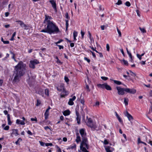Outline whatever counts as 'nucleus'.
Masks as SVG:
<instances>
[{"label":"nucleus","instance_id":"46","mask_svg":"<svg viewBox=\"0 0 152 152\" xmlns=\"http://www.w3.org/2000/svg\"><path fill=\"white\" fill-rule=\"evenodd\" d=\"M45 145L47 146H52L53 145V144L52 143H46L45 144Z\"/></svg>","mask_w":152,"mask_h":152},{"label":"nucleus","instance_id":"7","mask_svg":"<svg viewBox=\"0 0 152 152\" xmlns=\"http://www.w3.org/2000/svg\"><path fill=\"white\" fill-rule=\"evenodd\" d=\"M79 132L82 137V139L87 138L86 137V133L85 129H80Z\"/></svg>","mask_w":152,"mask_h":152},{"label":"nucleus","instance_id":"44","mask_svg":"<svg viewBox=\"0 0 152 152\" xmlns=\"http://www.w3.org/2000/svg\"><path fill=\"white\" fill-rule=\"evenodd\" d=\"M64 80L67 83L69 81V79H68V77H64Z\"/></svg>","mask_w":152,"mask_h":152},{"label":"nucleus","instance_id":"54","mask_svg":"<svg viewBox=\"0 0 152 152\" xmlns=\"http://www.w3.org/2000/svg\"><path fill=\"white\" fill-rule=\"evenodd\" d=\"M27 133L29 135H32V133L29 130H28L27 131Z\"/></svg>","mask_w":152,"mask_h":152},{"label":"nucleus","instance_id":"18","mask_svg":"<svg viewBox=\"0 0 152 152\" xmlns=\"http://www.w3.org/2000/svg\"><path fill=\"white\" fill-rule=\"evenodd\" d=\"M16 123L17 124L24 125L25 123L23 121H21L19 119H17L16 121Z\"/></svg>","mask_w":152,"mask_h":152},{"label":"nucleus","instance_id":"38","mask_svg":"<svg viewBox=\"0 0 152 152\" xmlns=\"http://www.w3.org/2000/svg\"><path fill=\"white\" fill-rule=\"evenodd\" d=\"M122 4V2L121 0H119L118 1V2L116 3V4L118 5H120Z\"/></svg>","mask_w":152,"mask_h":152},{"label":"nucleus","instance_id":"31","mask_svg":"<svg viewBox=\"0 0 152 152\" xmlns=\"http://www.w3.org/2000/svg\"><path fill=\"white\" fill-rule=\"evenodd\" d=\"M76 148V145L75 144H74L72 145H71L70 146L69 148L71 149H73Z\"/></svg>","mask_w":152,"mask_h":152},{"label":"nucleus","instance_id":"63","mask_svg":"<svg viewBox=\"0 0 152 152\" xmlns=\"http://www.w3.org/2000/svg\"><path fill=\"white\" fill-rule=\"evenodd\" d=\"M120 51L121 52V53H122V54L124 56V50H123L122 49H120Z\"/></svg>","mask_w":152,"mask_h":152},{"label":"nucleus","instance_id":"16","mask_svg":"<svg viewBox=\"0 0 152 152\" xmlns=\"http://www.w3.org/2000/svg\"><path fill=\"white\" fill-rule=\"evenodd\" d=\"M16 22L18 23L22 27H24L26 26V25L22 21L17 20L16 21Z\"/></svg>","mask_w":152,"mask_h":152},{"label":"nucleus","instance_id":"47","mask_svg":"<svg viewBox=\"0 0 152 152\" xmlns=\"http://www.w3.org/2000/svg\"><path fill=\"white\" fill-rule=\"evenodd\" d=\"M56 46L59 47V49H63L64 48V47L63 46H61L58 45H56Z\"/></svg>","mask_w":152,"mask_h":152},{"label":"nucleus","instance_id":"26","mask_svg":"<svg viewBox=\"0 0 152 152\" xmlns=\"http://www.w3.org/2000/svg\"><path fill=\"white\" fill-rule=\"evenodd\" d=\"M110 147L109 146H106L105 147V149L106 152H112L110 149Z\"/></svg>","mask_w":152,"mask_h":152},{"label":"nucleus","instance_id":"37","mask_svg":"<svg viewBox=\"0 0 152 152\" xmlns=\"http://www.w3.org/2000/svg\"><path fill=\"white\" fill-rule=\"evenodd\" d=\"M125 5L127 7H129L131 5L130 3L128 1H126L125 4Z\"/></svg>","mask_w":152,"mask_h":152},{"label":"nucleus","instance_id":"48","mask_svg":"<svg viewBox=\"0 0 152 152\" xmlns=\"http://www.w3.org/2000/svg\"><path fill=\"white\" fill-rule=\"evenodd\" d=\"M63 41V40L62 39H60L57 42L55 43V44L56 45H57L58 44L60 43L61 42Z\"/></svg>","mask_w":152,"mask_h":152},{"label":"nucleus","instance_id":"6","mask_svg":"<svg viewBox=\"0 0 152 152\" xmlns=\"http://www.w3.org/2000/svg\"><path fill=\"white\" fill-rule=\"evenodd\" d=\"M39 63V61L36 59L31 61H30L29 66L31 68L34 69L35 67V65Z\"/></svg>","mask_w":152,"mask_h":152},{"label":"nucleus","instance_id":"57","mask_svg":"<svg viewBox=\"0 0 152 152\" xmlns=\"http://www.w3.org/2000/svg\"><path fill=\"white\" fill-rule=\"evenodd\" d=\"M127 53L128 54L130 58H132V56L131 54V53L129 52H128Z\"/></svg>","mask_w":152,"mask_h":152},{"label":"nucleus","instance_id":"2","mask_svg":"<svg viewBox=\"0 0 152 152\" xmlns=\"http://www.w3.org/2000/svg\"><path fill=\"white\" fill-rule=\"evenodd\" d=\"M47 26L46 29H42L41 32L47 33L51 34L52 33H57L59 32L58 27L55 24L51 21H48V23H46Z\"/></svg>","mask_w":152,"mask_h":152},{"label":"nucleus","instance_id":"19","mask_svg":"<svg viewBox=\"0 0 152 152\" xmlns=\"http://www.w3.org/2000/svg\"><path fill=\"white\" fill-rule=\"evenodd\" d=\"M77 137L75 141L77 143H78L80 141V137L78 133L76 134Z\"/></svg>","mask_w":152,"mask_h":152},{"label":"nucleus","instance_id":"35","mask_svg":"<svg viewBox=\"0 0 152 152\" xmlns=\"http://www.w3.org/2000/svg\"><path fill=\"white\" fill-rule=\"evenodd\" d=\"M129 72L130 74L131 75L133 76L134 77H135L136 76V74L135 73L132 72V71H129Z\"/></svg>","mask_w":152,"mask_h":152},{"label":"nucleus","instance_id":"40","mask_svg":"<svg viewBox=\"0 0 152 152\" xmlns=\"http://www.w3.org/2000/svg\"><path fill=\"white\" fill-rule=\"evenodd\" d=\"M9 126H6L5 127H4L3 129L4 130H8L9 129Z\"/></svg>","mask_w":152,"mask_h":152},{"label":"nucleus","instance_id":"24","mask_svg":"<svg viewBox=\"0 0 152 152\" xmlns=\"http://www.w3.org/2000/svg\"><path fill=\"white\" fill-rule=\"evenodd\" d=\"M62 91V92L61 94V98L64 97L66 96L67 95L66 94V91L65 90V92H64V91Z\"/></svg>","mask_w":152,"mask_h":152},{"label":"nucleus","instance_id":"59","mask_svg":"<svg viewBox=\"0 0 152 152\" xmlns=\"http://www.w3.org/2000/svg\"><path fill=\"white\" fill-rule=\"evenodd\" d=\"M3 42L5 44H8L9 43V42L8 41H3Z\"/></svg>","mask_w":152,"mask_h":152},{"label":"nucleus","instance_id":"15","mask_svg":"<svg viewBox=\"0 0 152 152\" xmlns=\"http://www.w3.org/2000/svg\"><path fill=\"white\" fill-rule=\"evenodd\" d=\"M76 98L75 96H74L72 98H70L68 102V104L69 105H72L74 104V102L73 101L75 100Z\"/></svg>","mask_w":152,"mask_h":152},{"label":"nucleus","instance_id":"20","mask_svg":"<svg viewBox=\"0 0 152 152\" xmlns=\"http://www.w3.org/2000/svg\"><path fill=\"white\" fill-rule=\"evenodd\" d=\"M70 114V111L69 110H67L64 111L63 113V115L64 116L69 115Z\"/></svg>","mask_w":152,"mask_h":152},{"label":"nucleus","instance_id":"43","mask_svg":"<svg viewBox=\"0 0 152 152\" xmlns=\"http://www.w3.org/2000/svg\"><path fill=\"white\" fill-rule=\"evenodd\" d=\"M138 142L139 143H145L144 142L141 141L140 138L139 137L138 138Z\"/></svg>","mask_w":152,"mask_h":152},{"label":"nucleus","instance_id":"55","mask_svg":"<svg viewBox=\"0 0 152 152\" xmlns=\"http://www.w3.org/2000/svg\"><path fill=\"white\" fill-rule=\"evenodd\" d=\"M65 17L66 18L68 19H69V17L68 15V14L67 12H66V13L65 14Z\"/></svg>","mask_w":152,"mask_h":152},{"label":"nucleus","instance_id":"52","mask_svg":"<svg viewBox=\"0 0 152 152\" xmlns=\"http://www.w3.org/2000/svg\"><path fill=\"white\" fill-rule=\"evenodd\" d=\"M117 118L118 120L121 123H122L123 121L121 118H120V117L119 116V117Z\"/></svg>","mask_w":152,"mask_h":152},{"label":"nucleus","instance_id":"50","mask_svg":"<svg viewBox=\"0 0 152 152\" xmlns=\"http://www.w3.org/2000/svg\"><path fill=\"white\" fill-rule=\"evenodd\" d=\"M99 10H103L104 9V8H102V6L101 5H99Z\"/></svg>","mask_w":152,"mask_h":152},{"label":"nucleus","instance_id":"21","mask_svg":"<svg viewBox=\"0 0 152 152\" xmlns=\"http://www.w3.org/2000/svg\"><path fill=\"white\" fill-rule=\"evenodd\" d=\"M7 118L8 124L9 125H11L12 124V122L11 121L10 115L9 114L7 115Z\"/></svg>","mask_w":152,"mask_h":152},{"label":"nucleus","instance_id":"8","mask_svg":"<svg viewBox=\"0 0 152 152\" xmlns=\"http://www.w3.org/2000/svg\"><path fill=\"white\" fill-rule=\"evenodd\" d=\"M116 89L118 91V94L121 95H123L125 94V88H121L120 87H117Z\"/></svg>","mask_w":152,"mask_h":152},{"label":"nucleus","instance_id":"5","mask_svg":"<svg viewBox=\"0 0 152 152\" xmlns=\"http://www.w3.org/2000/svg\"><path fill=\"white\" fill-rule=\"evenodd\" d=\"M97 86L98 87L100 88H105L108 90H111L112 89L111 87L109 85H108L107 83H104L102 84H99L97 85Z\"/></svg>","mask_w":152,"mask_h":152},{"label":"nucleus","instance_id":"61","mask_svg":"<svg viewBox=\"0 0 152 152\" xmlns=\"http://www.w3.org/2000/svg\"><path fill=\"white\" fill-rule=\"evenodd\" d=\"M84 59L86 60L88 63H89L90 61V60L88 59L87 58L85 57Z\"/></svg>","mask_w":152,"mask_h":152},{"label":"nucleus","instance_id":"30","mask_svg":"<svg viewBox=\"0 0 152 152\" xmlns=\"http://www.w3.org/2000/svg\"><path fill=\"white\" fill-rule=\"evenodd\" d=\"M139 29L143 33H145L146 32V30L144 28H142L141 27L139 28Z\"/></svg>","mask_w":152,"mask_h":152},{"label":"nucleus","instance_id":"42","mask_svg":"<svg viewBox=\"0 0 152 152\" xmlns=\"http://www.w3.org/2000/svg\"><path fill=\"white\" fill-rule=\"evenodd\" d=\"M101 78L102 80H106L108 79V78L107 77L103 76L101 77Z\"/></svg>","mask_w":152,"mask_h":152},{"label":"nucleus","instance_id":"58","mask_svg":"<svg viewBox=\"0 0 152 152\" xmlns=\"http://www.w3.org/2000/svg\"><path fill=\"white\" fill-rule=\"evenodd\" d=\"M104 143L105 145H107L108 144V142L107 140H105L104 141Z\"/></svg>","mask_w":152,"mask_h":152},{"label":"nucleus","instance_id":"4","mask_svg":"<svg viewBox=\"0 0 152 152\" xmlns=\"http://www.w3.org/2000/svg\"><path fill=\"white\" fill-rule=\"evenodd\" d=\"M87 124L88 126L90 127L93 129H95L97 128L96 124L93 122L91 118H90L88 119Z\"/></svg>","mask_w":152,"mask_h":152},{"label":"nucleus","instance_id":"3","mask_svg":"<svg viewBox=\"0 0 152 152\" xmlns=\"http://www.w3.org/2000/svg\"><path fill=\"white\" fill-rule=\"evenodd\" d=\"M80 149L83 152H89L87 150L89 148V146L88 144V141L87 138L82 139V141L80 144Z\"/></svg>","mask_w":152,"mask_h":152},{"label":"nucleus","instance_id":"17","mask_svg":"<svg viewBox=\"0 0 152 152\" xmlns=\"http://www.w3.org/2000/svg\"><path fill=\"white\" fill-rule=\"evenodd\" d=\"M57 90L59 91H64V92H65V90L63 86L62 85H61L60 86L57 87Z\"/></svg>","mask_w":152,"mask_h":152},{"label":"nucleus","instance_id":"10","mask_svg":"<svg viewBox=\"0 0 152 152\" xmlns=\"http://www.w3.org/2000/svg\"><path fill=\"white\" fill-rule=\"evenodd\" d=\"M124 114L125 116H126L128 118L129 120L131 121L133 120L132 116L128 113L127 111H126L124 113Z\"/></svg>","mask_w":152,"mask_h":152},{"label":"nucleus","instance_id":"62","mask_svg":"<svg viewBox=\"0 0 152 152\" xmlns=\"http://www.w3.org/2000/svg\"><path fill=\"white\" fill-rule=\"evenodd\" d=\"M105 26L104 25H102L101 26V28L102 30H103L104 29Z\"/></svg>","mask_w":152,"mask_h":152},{"label":"nucleus","instance_id":"13","mask_svg":"<svg viewBox=\"0 0 152 152\" xmlns=\"http://www.w3.org/2000/svg\"><path fill=\"white\" fill-rule=\"evenodd\" d=\"M52 19V18L51 16L49 15H45V18L44 21L43 23H48V21H50V20Z\"/></svg>","mask_w":152,"mask_h":152},{"label":"nucleus","instance_id":"64","mask_svg":"<svg viewBox=\"0 0 152 152\" xmlns=\"http://www.w3.org/2000/svg\"><path fill=\"white\" fill-rule=\"evenodd\" d=\"M152 113V106L151 107V109H150L148 113Z\"/></svg>","mask_w":152,"mask_h":152},{"label":"nucleus","instance_id":"56","mask_svg":"<svg viewBox=\"0 0 152 152\" xmlns=\"http://www.w3.org/2000/svg\"><path fill=\"white\" fill-rule=\"evenodd\" d=\"M31 121H34L36 122L37 121V119L36 118H31Z\"/></svg>","mask_w":152,"mask_h":152},{"label":"nucleus","instance_id":"32","mask_svg":"<svg viewBox=\"0 0 152 152\" xmlns=\"http://www.w3.org/2000/svg\"><path fill=\"white\" fill-rule=\"evenodd\" d=\"M65 21L66 22V30H67L68 27L69 26V24L68 23V20H66Z\"/></svg>","mask_w":152,"mask_h":152},{"label":"nucleus","instance_id":"1","mask_svg":"<svg viewBox=\"0 0 152 152\" xmlns=\"http://www.w3.org/2000/svg\"><path fill=\"white\" fill-rule=\"evenodd\" d=\"M26 64L20 61L15 66L13 74L14 77L12 80L13 83L18 82L20 77L24 75L26 69Z\"/></svg>","mask_w":152,"mask_h":152},{"label":"nucleus","instance_id":"36","mask_svg":"<svg viewBox=\"0 0 152 152\" xmlns=\"http://www.w3.org/2000/svg\"><path fill=\"white\" fill-rule=\"evenodd\" d=\"M117 31L118 32V33L119 34V36L120 37H121V34L120 31L119 30L118 28H117Z\"/></svg>","mask_w":152,"mask_h":152},{"label":"nucleus","instance_id":"25","mask_svg":"<svg viewBox=\"0 0 152 152\" xmlns=\"http://www.w3.org/2000/svg\"><path fill=\"white\" fill-rule=\"evenodd\" d=\"M124 103H125L126 106L128 105V102L129 101V99L128 98H124Z\"/></svg>","mask_w":152,"mask_h":152},{"label":"nucleus","instance_id":"34","mask_svg":"<svg viewBox=\"0 0 152 152\" xmlns=\"http://www.w3.org/2000/svg\"><path fill=\"white\" fill-rule=\"evenodd\" d=\"M10 53L12 55V58L15 61H16V60L15 58V54L12 51H10Z\"/></svg>","mask_w":152,"mask_h":152},{"label":"nucleus","instance_id":"14","mask_svg":"<svg viewBox=\"0 0 152 152\" xmlns=\"http://www.w3.org/2000/svg\"><path fill=\"white\" fill-rule=\"evenodd\" d=\"M76 114L77 116L76 120L77 123L79 124H80V117L79 112L77 110L76 111Z\"/></svg>","mask_w":152,"mask_h":152},{"label":"nucleus","instance_id":"41","mask_svg":"<svg viewBox=\"0 0 152 152\" xmlns=\"http://www.w3.org/2000/svg\"><path fill=\"white\" fill-rule=\"evenodd\" d=\"M77 32L75 31H74L73 32V37H76L77 36Z\"/></svg>","mask_w":152,"mask_h":152},{"label":"nucleus","instance_id":"22","mask_svg":"<svg viewBox=\"0 0 152 152\" xmlns=\"http://www.w3.org/2000/svg\"><path fill=\"white\" fill-rule=\"evenodd\" d=\"M38 93L41 95L43 96H44L43 90V89H40L38 91Z\"/></svg>","mask_w":152,"mask_h":152},{"label":"nucleus","instance_id":"11","mask_svg":"<svg viewBox=\"0 0 152 152\" xmlns=\"http://www.w3.org/2000/svg\"><path fill=\"white\" fill-rule=\"evenodd\" d=\"M12 132L11 133V136L13 137V136H17L19 135L18 133V130L17 129H13L12 130Z\"/></svg>","mask_w":152,"mask_h":152},{"label":"nucleus","instance_id":"39","mask_svg":"<svg viewBox=\"0 0 152 152\" xmlns=\"http://www.w3.org/2000/svg\"><path fill=\"white\" fill-rule=\"evenodd\" d=\"M55 58L57 60L56 62L58 63H59L60 64H61V62L58 59V58L57 56H56L55 57Z\"/></svg>","mask_w":152,"mask_h":152},{"label":"nucleus","instance_id":"33","mask_svg":"<svg viewBox=\"0 0 152 152\" xmlns=\"http://www.w3.org/2000/svg\"><path fill=\"white\" fill-rule=\"evenodd\" d=\"M41 102L40 100L37 99V103L36 104L37 106H39L41 104Z\"/></svg>","mask_w":152,"mask_h":152},{"label":"nucleus","instance_id":"28","mask_svg":"<svg viewBox=\"0 0 152 152\" xmlns=\"http://www.w3.org/2000/svg\"><path fill=\"white\" fill-rule=\"evenodd\" d=\"M45 94L47 96H49V90L48 89H45Z\"/></svg>","mask_w":152,"mask_h":152},{"label":"nucleus","instance_id":"60","mask_svg":"<svg viewBox=\"0 0 152 152\" xmlns=\"http://www.w3.org/2000/svg\"><path fill=\"white\" fill-rule=\"evenodd\" d=\"M136 12L137 13V15L138 16L140 17V15L139 14V12H140L138 10H137L136 11Z\"/></svg>","mask_w":152,"mask_h":152},{"label":"nucleus","instance_id":"29","mask_svg":"<svg viewBox=\"0 0 152 152\" xmlns=\"http://www.w3.org/2000/svg\"><path fill=\"white\" fill-rule=\"evenodd\" d=\"M122 62L124 65L126 66H128V62L126 61L124 59H123L122 61Z\"/></svg>","mask_w":152,"mask_h":152},{"label":"nucleus","instance_id":"49","mask_svg":"<svg viewBox=\"0 0 152 152\" xmlns=\"http://www.w3.org/2000/svg\"><path fill=\"white\" fill-rule=\"evenodd\" d=\"M137 57L138 58H139V59L140 60H141L142 59V57L140 56V55H139L138 54H137Z\"/></svg>","mask_w":152,"mask_h":152},{"label":"nucleus","instance_id":"12","mask_svg":"<svg viewBox=\"0 0 152 152\" xmlns=\"http://www.w3.org/2000/svg\"><path fill=\"white\" fill-rule=\"evenodd\" d=\"M50 2L52 6L56 12H57L56 4V1L53 0H50Z\"/></svg>","mask_w":152,"mask_h":152},{"label":"nucleus","instance_id":"45","mask_svg":"<svg viewBox=\"0 0 152 152\" xmlns=\"http://www.w3.org/2000/svg\"><path fill=\"white\" fill-rule=\"evenodd\" d=\"M106 49L107 51H109L110 50V47L109 45V44H107L106 45Z\"/></svg>","mask_w":152,"mask_h":152},{"label":"nucleus","instance_id":"9","mask_svg":"<svg viewBox=\"0 0 152 152\" xmlns=\"http://www.w3.org/2000/svg\"><path fill=\"white\" fill-rule=\"evenodd\" d=\"M125 91L130 94H134L136 93V90L134 88H125Z\"/></svg>","mask_w":152,"mask_h":152},{"label":"nucleus","instance_id":"23","mask_svg":"<svg viewBox=\"0 0 152 152\" xmlns=\"http://www.w3.org/2000/svg\"><path fill=\"white\" fill-rule=\"evenodd\" d=\"M110 80H113L115 84H116L117 85H120L122 84L121 82L120 81L112 79H110Z\"/></svg>","mask_w":152,"mask_h":152},{"label":"nucleus","instance_id":"53","mask_svg":"<svg viewBox=\"0 0 152 152\" xmlns=\"http://www.w3.org/2000/svg\"><path fill=\"white\" fill-rule=\"evenodd\" d=\"M40 145L42 146H44L45 143L42 141H39Z\"/></svg>","mask_w":152,"mask_h":152},{"label":"nucleus","instance_id":"51","mask_svg":"<svg viewBox=\"0 0 152 152\" xmlns=\"http://www.w3.org/2000/svg\"><path fill=\"white\" fill-rule=\"evenodd\" d=\"M81 34L82 37L83 39L84 37L85 33L81 31Z\"/></svg>","mask_w":152,"mask_h":152},{"label":"nucleus","instance_id":"27","mask_svg":"<svg viewBox=\"0 0 152 152\" xmlns=\"http://www.w3.org/2000/svg\"><path fill=\"white\" fill-rule=\"evenodd\" d=\"M48 115H49V113L45 111V112L44 114V116L45 117V120H47L48 118Z\"/></svg>","mask_w":152,"mask_h":152}]
</instances>
